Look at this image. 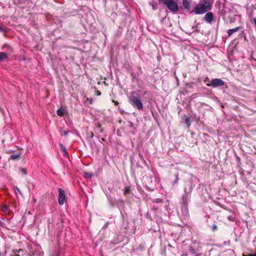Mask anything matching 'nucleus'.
<instances>
[{
    "label": "nucleus",
    "mask_w": 256,
    "mask_h": 256,
    "mask_svg": "<svg viewBox=\"0 0 256 256\" xmlns=\"http://www.w3.org/2000/svg\"><path fill=\"white\" fill-rule=\"evenodd\" d=\"M20 170L24 174L26 175L27 174L26 170L23 168H20Z\"/></svg>",
    "instance_id": "obj_22"
},
{
    "label": "nucleus",
    "mask_w": 256,
    "mask_h": 256,
    "mask_svg": "<svg viewBox=\"0 0 256 256\" xmlns=\"http://www.w3.org/2000/svg\"><path fill=\"white\" fill-rule=\"evenodd\" d=\"M191 4V0H182V6L185 10L188 11L190 10Z\"/></svg>",
    "instance_id": "obj_7"
},
{
    "label": "nucleus",
    "mask_w": 256,
    "mask_h": 256,
    "mask_svg": "<svg viewBox=\"0 0 256 256\" xmlns=\"http://www.w3.org/2000/svg\"><path fill=\"white\" fill-rule=\"evenodd\" d=\"M92 176V174L88 172H86L84 173V177L86 178H90Z\"/></svg>",
    "instance_id": "obj_17"
},
{
    "label": "nucleus",
    "mask_w": 256,
    "mask_h": 256,
    "mask_svg": "<svg viewBox=\"0 0 256 256\" xmlns=\"http://www.w3.org/2000/svg\"><path fill=\"white\" fill-rule=\"evenodd\" d=\"M189 250L190 252L192 254H194L196 252L195 249L192 246L190 247Z\"/></svg>",
    "instance_id": "obj_20"
},
{
    "label": "nucleus",
    "mask_w": 256,
    "mask_h": 256,
    "mask_svg": "<svg viewBox=\"0 0 256 256\" xmlns=\"http://www.w3.org/2000/svg\"><path fill=\"white\" fill-rule=\"evenodd\" d=\"M88 100H89V103L90 104H92V99H90V100L88 99Z\"/></svg>",
    "instance_id": "obj_34"
},
{
    "label": "nucleus",
    "mask_w": 256,
    "mask_h": 256,
    "mask_svg": "<svg viewBox=\"0 0 256 256\" xmlns=\"http://www.w3.org/2000/svg\"><path fill=\"white\" fill-rule=\"evenodd\" d=\"M130 188L129 186H126L124 188V195H127L130 193Z\"/></svg>",
    "instance_id": "obj_15"
},
{
    "label": "nucleus",
    "mask_w": 256,
    "mask_h": 256,
    "mask_svg": "<svg viewBox=\"0 0 256 256\" xmlns=\"http://www.w3.org/2000/svg\"><path fill=\"white\" fill-rule=\"evenodd\" d=\"M175 177H176V179L173 182L174 184H176L178 182V173H176V174H175Z\"/></svg>",
    "instance_id": "obj_19"
},
{
    "label": "nucleus",
    "mask_w": 256,
    "mask_h": 256,
    "mask_svg": "<svg viewBox=\"0 0 256 256\" xmlns=\"http://www.w3.org/2000/svg\"><path fill=\"white\" fill-rule=\"evenodd\" d=\"M101 140L102 141H104L105 140V139L104 138H101Z\"/></svg>",
    "instance_id": "obj_36"
},
{
    "label": "nucleus",
    "mask_w": 256,
    "mask_h": 256,
    "mask_svg": "<svg viewBox=\"0 0 256 256\" xmlns=\"http://www.w3.org/2000/svg\"><path fill=\"white\" fill-rule=\"evenodd\" d=\"M192 188H190L188 190L186 188H184V193L182 194V208L186 215L188 214V206L190 201L191 197Z\"/></svg>",
    "instance_id": "obj_2"
},
{
    "label": "nucleus",
    "mask_w": 256,
    "mask_h": 256,
    "mask_svg": "<svg viewBox=\"0 0 256 256\" xmlns=\"http://www.w3.org/2000/svg\"><path fill=\"white\" fill-rule=\"evenodd\" d=\"M240 28H241L240 27H237L233 29H230L228 30L227 34L229 36H232L234 33L236 32H238Z\"/></svg>",
    "instance_id": "obj_9"
},
{
    "label": "nucleus",
    "mask_w": 256,
    "mask_h": 256,
    "mask_svg": "<svg viewBox=\"0 0 256 256\" xmlns=\"http://www.w3.org/2000/svg\"><path fill=\"white\" fill-rule=\"evenodd\" d=\"M204 82L205 83H206V82L209 83L210 82V78L208 77H206L205 78V79L204 80Z\"/></svg>",
    "instance_id": "obj_24"
},
{
    "label": "nucleus",
    "mask_w": 256,
    "mask_h": 256,
    "mask_svg": "<svg viewBox=\"0 0 256 256\" xmlns=\"http://www.w3.org/2000/svg\"><path fill=\"white\" fill-rule=\"evenodd\" d=\"M8 210V206H4L2 208V210L4 211V212Z\"/></svg>",
    "instance_id": "obj_29"
},
{
    "label": "nucleus",
    "mask_w": 256,
    "mask_h": 256,
    "mask_svg": "<svg viewBox=\"0 0 256 256\" xmlns=\"http://www.w3.org/2000/svg\"><path fill=\"white\" fill-rule=\"evenodd\" d=\"M16 250V252H20V250H20H20Z\"/></svg>",
    "instance_id": "obj_37"
},
{
    "label": "nucleus",
    "mask_w": 256,
    "mask_h": 256,
    "mask_svg": "<svg viewBox=\"0 0 256 256\" xmlns=\"http://www.w3.org/2000/svg\"><path fill=\"white\" fill-rule=\"evenodd\" d=\"M0 32H4V34H5V33H6V31L5 30H4L3 28H2V27H1V26H0Z\"/></svg>",
    "instance_id": "obj_30"
},
{
    "label": "nucleus",
    "mask_w": 256,
    "mask_h": 256,
    "mask_svg": "<svg viewBox=\"0 0 256 256\" xmlns=\"http://www.w3.org/2000/svg\"><path fill=\"white\" fill-rule=\"evenodd\" d=\"M58 204L60 205H62L64 204L65 199H66L65 192L61 188H58Z\"/></svg>",
    "instance_id": "obj_6"
},
{
    "label": "nucleus",
    "mask_w": 256,
    "mask_h": 256,
    "mask_svg": "<svg viewBox=\"0 0 256 256\" xmlns=\"http://www.w3.org/2000/svg\"><path fill=\"white\" fill-rule=\"evenodd\" d=\"M193 32H195V30H193ZM196 32H199V30H196Z\"/></svg>",
    "instance_id": "obj_38"
},
{
    "label": "nucleus",
    "mask_w": 256,
    "mask_h": 256,
    "mask_svg": "<svg viewBox=\"0 0 256 256\" xmlns=\"http://www.w3.org/2000/svg\"><path fill=\"white\" fill-rule=\"evenodd\" d=\"M214 16L212 12H208L204 16V20L206 21L209 23H211L212 20H213Z\"/></svg>",
    "instance_id": "obj_8"
},
{
    "label": "nucleus",
    "mask_w": 256,
    "mask_h": 256,
    "mask_svg": "<svg viewBox=\"0 0 256 256\" xmlns=\"http://www.w3.org/2000/svg\"><path fill=\"white\" fill-rule=\"evenodd\" d=\"M60 146L61 150L64 152V155L66 157L68 156V154L66 152V148L62 144H60Z\"/></svg>",
    "instance_id": "obj_11"
},
{
    "label": "nucleus",
    "mask_w": 256,
    "mask_h": 256,
    "mask_svg": "<svg viewBox=\"0 0 256 256\" xmlns=\"http://www.w3.org/2000/svg\"><path fill=\"white\" fill-rule=\"evenodd\" d=\"M113 102L116 106H117L118 104V102L116 101H113Z\"/></svg>",
    "instance_id": "obj_33"
},
{
    "label": "nucleus",
    "mask_w": 256,
    "mask_h": 256,
    "mask_svg": "<svg viewBox=\"0 0 256 256\" xmlns=\"http://www.w3.org/2000/svg\"><path fill=\"white\" fill-rule=\"evenodd\" d=\"M20 158V154H12L10 156V158L13 160H16L19 159Z\"/></svg>",
    "instance_id": "obj_13"
},
{
    "label": "nucleus",
    "mask_w": 256,
    "mask_h": 256,
    "mask_svg": "<svg viewBox=\"0 0 256 256\" xmlns=\"http://www.w3.org/2000/svg\"><path fill=\"white\" fill-rule=\"evenodd\" d=\"M60 134L62 136H67L68 133V131H65L62 128H60Z\"/></svg>",
    "instance_id": "obj_16"
},
{
    "label": "nucleus",
    "mask_w": 256,
    "mask_h": 256,
    "mask_svg": "<svg viewBox=\"0 0 256 256\" xmlns=\"http://www.w3.org/2000/svg\"><path fill=\"white\" fill-rule=\"evenodd\" d=\"M166 6L172 12L175 13L178 11V6L177 4V0L168 2Z\"/></svg>",
    "instance_id": "obj_5"
},
{
    "label": "nucleus",
    "mask_w": 256,
    "mask_h": 256,
    "mask_svg": "<svg viewBox=\"0 0 256 256\" xmlns=\"http://www.w3.org/2000/svg\"><path fill=\"white\" fill-rule=\"evenodd\" d=\"M56 114L59 116H62L64 115V112L62 108H58L56 110Z\"/></svg>",
    "instance_id": "obj_14"
},
{
    "label": "nucleus",
    "mask_w": 256,
    "mask_h": 256,
    "mask_svg": "<svg viewBox=\"0 0 256 256\" xmlns=\"http://www.w3.org/2000/svg\"><path fill=\"white\" fill-rule=\"evenodd\" d=\"M130 103L135 108L138 110L143 109V104L140 98L137 96L134 92L132 93L131 96L129 97Z\"/></svg>",
    "instance_id": "obj_3"
},
{
    "label": "nucleus",
    "mask_w": 256,
    "mask_h": 256,
    "mask_svg": "<svg viewBox=\"0 0 256 256\" xmlns=\"http://www.w3.org/2000/svg\"><path fill=\"white\" fill-rule=\"evenodd\" d=\"M15 192H18L20 195H22V193L20 189L19 188H18V187L16 188Z\"/></svg>",
    "instance_id": "obj_23"
},
{
    "label": "nucleus",
    "mask_w": 256,
    "mask_h": 256,
    "mask_svg": "<svg viewBox=\"0 0 256 256\" xmlns=\"http://www.w3.org/2000/svg\"><path fill=\"white\" fill-rule=\"evenodd\" d=\"M5 225L6 224L4 222L0 220V226L5 228Z\"/></svg>",
    "instance_id": "obj_26"
},
{
    "label": "nucleus",
    "mask_w": 256,
    "mask_h": 256,
    "mask_svg": "<svg viewBox=\"0 0 256 256\" xmlns=\"http://www.w3.org/2000/svg\"><path fill=\"white\" fill-rule=\"evenodd\" d=\"M210 228L213 230V231H215V230H218V226L216 224H212V226H210Z\"/></svg>",
    "instance_id": "obj_18"
},
{
    "label": "nucleus",
    "mask_w": 256,
    "mask_h": 256,
    "mask_svg": "<svg viewBox=\"0 0 256 256\" xmlns=\"http://www.w3.org/2000/svg\"><path fill=\"white\" fill-rule=\"evenodd\" d=\"M153 202H162V200L158 198V199L154 200Z\"/></svg>",
    "instance_id": "obj_28"
},
{
    "label": "nucleus",
    "mask_w": 256,
    "mask_h": 256,
    "mask_svg": "<svg viewBox=\"0 0 256 256\" xmlns=\"http://www.w3.org/2000/svg\"><path fill=\"white\" fill-rule=\"evenodd\" d=\"M15 256H20L18 254H16Z\"/></svg>",
    "instance_id": "obj_40"
},
{
    "label": "nucleus",
    "mask_w": 256,
    "mask_h": 256,
    "mask_svg": "<svg viewBox=\"0 0 256 256\" xmlns=\"http://www.w3.org/2000/svg\"><path fill=\"white\" fill-rule=\"evenodd\" d=\"M8 57V55L6 53L4 52H0V62L6 58Z\"/></svg>",
    "instance_id": "obj_12"
},
{
    "label": "nucleus",
    "mask_w": 256,
    "mask_h": 256,
    "mask_svg": "<svg viewBox=\"0 0 256 256\" xmlns=\"http://www.w3.org/2000/svg\"><path fill=\"white\" fill-rule=\"evenodd\" d=\"M101 94L100 92L99 91H98V95H100Z\"/></svg>",
    "instance_id": "obj_35"
},
{
    "label": "nucleus",
    "mask_w": 256,
    "mask_h": 256,
    "mask_svg": "<svg viewBox=\"0 0 256 256\" xmlns=\"http://www.w3.org/2000/svg\"><path fill=\"white\" fill-rule=\"evenodd\" d=\"M230 23H232L234 22V20L232 18H230Z\"/></svg>",
    "instance_id": "obj_32"
},
{
    "label": "nucleus",
    "mask_w": 256,
    "mask_h": 256,
    "mask_svg": "<svg viewBox=\"0 0 256 256\" xmlns=\"http://www.w3.org/2000/svg\"><path fill=\"white\" fill-rule=\"evenodd\" d=\"M182 120L184 121V122L186 124L188 127H189L191 124L190 118L184 115L183 116Z\"/></svg>",
    "instance_id": "obj_10"
},
{
    "label": "nucleus",
    "mask_w": 256,
    "mask_h": 256,
    "mask_svg": "<svg viewBox=\"0 0 256 256\" xmlns=\"http://www.w3.org/2000/svg\"><path fill=\"white\" fill-rule=\"evenodd\" d=\"M242 256H256V252H255L254 254H248V255L243 254Z\"/></svg>",
    "instance_id": "obj_27"
},
{
    "label": "nucleus",
    "mask_w": 256,
    "mask_h": 256,
    "mask_svg": "<svg viewBox=\"0 0 256 256\" xmlns=\"http://www.w3.org/2000/svg\"><path fill=\"white\" fill-rule=\"evenodd\" d=\"M128 123L130 124V126L132 128H133V130L136 131V129L135 128L134 126V124L132 122H128Z\"/></svg>",
    "instance_id": "obj_21"
},
{
    "label": "nucleus",
    "mask_w": 256,
    "mask_h": 256,
    "mask_svg": "<svg viewBox=\"0 0 256 256\" xmlns=\"http://www.w3.org/2000/svg\"><path fill=\"white\" fill-rule=\"evenodd\" d=\"M225 83L222 79L220 78H214L212 79L210 83H208L206 86H212L214 88H218L219 86H222L224 85Z\"/></svg>",
    "instance_id": "obj_4"
},
{
    "label": "nucleus",
    "mask_w": 256,
    "mask_h": 256,
    "mask_svg": "<svg viewBox=\"0 0 256 256\" xmlns=\"http://www.w3.org/2000/svg\"><path fill=\"white\" fill-rule=\"evenodd\" d=\"M93 136H94V134H93V132H90V138H92Z\"/></svg>",
    "instance_id": "obj_31"
},
{
    "label": "nucleus",
    "mask_w": 256,
    "mask_h": 256,
    "mask_svg": "<svg viewBox=\"0 0 256 256\" xmlns=\"http://www.w3.org/2000/svg\"><path fill=\"white\" fill-rule=\"evenodd\" d=\"M212 2L210 0H203L196 8V14H202L206 12L212 7Z\"/></svg>",
    "instance_id": "obj_1"
},
{
    "label": "nucleus",
    "mask_w": 256,
    "mask_h": 256,
    "mask_svg": "<svg viewBox=\"0 0 256 256\" xmlns=\"http://www.w3.org/2000/svg\"><path fill=\"white\" fill-rule=\"evenodd\" d=\"M228 219L232 220L230 216H228Z\"/></svg>",
    "instance_id": "obj_39"
},
{
    "label": "nucleus",
    "mask_w": 256,
    "mask_h": 256,
    "mask_svg": "<svg viewBox=\"0 0 256 256\" xmlns=\"http://www.w3.org/2000/svg\"><path fill=\"white\" fill-rule=\"evenodd\" d=\"M145 217L148 218V219H150L151 220V216H150V214L148 213V212L146 215H145Z\"/></svg>",
    "instance_id": "obj_25"
}]
</instances>
